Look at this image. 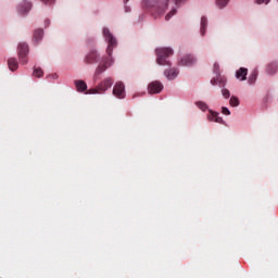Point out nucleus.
<instances>
[{"label": "nucleus", "instance_id": "1", "mask_svg": "<svg viewBox=\"0 0 278 278\" xmlns=\"http://www.w3.org/2000/svg\"><path fill=\"white\" fill-rule=\"evenodd\" d=\"M156 55H157L156 63L160 64V66H168L170 62H168L167 58H170V55H173V49L157 48Z\"/></svg>", "mask_w": 278, "mask_h": 278}, {"label": "nucleus", "instance_id": "2", "mask_svg": "<svg viewBox=\"0 0 278 278\" xmlns=\"http://www.w3.org/2000/svg\"><path fill=\"white\" fill-rule=\"evenodd\" d=\"M114 80H112V78H104L103 81L98 85V88L89 89L87 94H103L112 88Z\"/></svg>", "mask_w": 278, "mask_h": 278}, {"label": "nucleus", "instance_id": "3", "mask_svg": "<svg viewBox=\"0 0 278 278\" xmlns=\"http://www.w3.org/2000/svg\"><path fill=\"white\" fill-rule=\"evenodd\" d=\"M103 36H104L106 42H109L106 52L109 55H112V49H113V47H116V39L114 38V36H112V33H110V29H108V28L103 29Z\"/></svg>", "mask_w": 278, "mask_h": 278}, {"label": "nucleus", "instance_id": "4", "mask_svg": "<svg viewBox=\"0 0 278 278\" xmlns=\"http://www.w3.org/2000/svg\"><path fill=\"white\" fill-rule=\"evenodd\" d=\"M18 58L22 64H27V53H29V47L26 43L18 45Z\"/></svg>", "mask_w": 278, "mask_h": 278}, {"label": "nucleus", "instance_id": "5", "mask_svg": "<svg viewBox=\"0 0 278 278\" xmlns=\"http://www.w3.org/2000/svg\"><path fill=\"white\" fill-rule=\"evenodd\" d=\"M113 94L117 99H125V85L123 83H116L113 88Z\"/></svg>", "mask_w": 278, "mask_h": 278}, {"label": "nucleus", "instance_id": "6", "mask_svg": "<svg viewBox=\"0 0 278 278\" xmlns=\"http://www.w3.org/2000/svg\"><path fill=\"white\" fill-rule=\"evenodd\" d=\"M161 90H164V85L160 81H152L148 86V92H150V94H159Z\"/></svg>", "mask_w": 278, "mask_h": 278}, {"label": "nucleus", "instance_id": "7", "mask_svg": "<svg viewBox=\"0 0 278 278\" xmlns=\"http://www.w3.org/2000/svg\"><path fill=\"white\" fill-rule=\"evenodd\" d=\"M206 118L211 123H219V125H225V121H223V117H219V114L212 110L208 111Z\"/></svg>", "mask_w": 278, "mask_h": 278}, {"label": "nucleus", "instance_id": "8", "mask_svg": "<svg viewBox=\"0 0 278 278\" xmlns=\"http://www.w3.org/2000/svg\"><path fill=\"white\" fill-rule=\"evenodd\" d=\"M248 73L249 70L241 67L236 72V78L239 79V81H247Z\"/></svg>", "mask_w": 278, "mask_h": 278}, {"label": "nucleus", "instance_id": "9", "mask_svg": "<svg viewBox=\"0 0 278 278\" xmlns=\"http://www.w3.org/2000/svg\"><path fill=\"white\" fill-rule=\"evenodd\" d=\"M197 60H194V56L192 55H187L180 60V66H192Z\"/></svg>", "mask_w": 278, "mask_h": 278}, {"label": "nucleus", "instance_id": "10", "mask_svg": "<svg viewBox=\"0 0 278 278\" xmlns=\"http://www.w3.org/2000/svg\"><path fill=\"white\" fill-rule=\"evenodd\" d=\"M164 75L166 79L173 80V79H176L177 75H179V72L175 68H169L164 72Z\"/></svg>", "mask_w": 278, "mask_h": 278}, {"label": "nucleus", "instance_id": "11", "mask_svg": "<svg viewBox=\"0 0 278 278\" xmlns=\"http://www.w3.org/2000/svg\"><path fill=\"white\" fill-rule=\"evenodd\" d=\"M75 86L77 90H79V92H84L88 89V86L86 85V83H84V80H76Z\"/></svg>", "mask_w": 278, "mask_h": 278}, {"label": "nucleus", "instance_id": "12", "mask_svg": "<svg viewBox=\"0 0 278 278\" xmlns=\"http://www.w3.org/2000/svg\"><path fill=\"white\" fill-rule=\"evenodd\" d=\"M8 64L10 71H16V68H18V62H16V59H9Z\"/></svg>", "mask_w": 278, "mask_h": 278}, {"label": "nucleus", "instance_id": "13", "mask_svg": "<svg viewBox=\"0 0 278 278\" xmlns=\"http://www.w3.org/2000/svg\"><path fill=\"white\" fill-rule=\"evenodd\" d=\"M42 36H45V33L42 31V29H37L34 34L35 42H38L39 40H42Z\"/></svg>", "mask_w": 278, "mask_h": 278}, {"label": "nucleus", "instance_id": "14", "mask_svg": "<svg viewBox=\"0 0 278 278\" xmlns=\"http://www.w3.org/2000/svg\"><path fill=\"white\" fill-rule=\"evenodd\" d=\"M229 103H230V105H231L232 108H238V105H240V100H238V97L232 96V97L230 98Z\"/></svg>", "mask_w": 278, "mask_h": 278}, {"label": "nucleus", "instance_id": "15", "mask_svg": "<svg viewBox=\"0 0 278 278\" xmlns=\"http://www.w3.org/2000/svg\"><path fill=\"white\" fill-rule=\"evenodd\" d=\"M201 34L202 36H205V27H207V18L202 17L201 18Z\"/></svg>", "mask_w": 278, "mask_h": 278}, {"label": "nucleus", "instance_id": "16", "mask_svg": "<svg viewBox=\"0 0 278 278\" xmlns=\"http://www.w3.org/2000/svg\"><path fill=\"white\" fill-rule=\"evenodd\" d=\"M29 10H31L30 3H27L25 8H23V5L18 7V12H21V14H26Z\"/></svg>", "mask_w": 278, "mask_h": 278}, {"label": "nucleus", "instance_id": "17", "mask_svg": "<svg viewBox=\"0 0 278 278\" xmlns=\"http://www.w3.org/2000/svg\"><path fill=\"white\" fill-rule=\"evenodd\" d=\"M105 68H108V66L100 65V66L96 70L94 79L97 78V75H101V73H103V72L105 71Z\"/></svg>", "mask_w": 278, "mask_h": 278}, {"label": "nucleus", "instance_id": "18", "mask_svg": "<svg viewBox=\"0 0 278 278\" xmlns=\"http://www.w3.org/2000/svg\"><path fill=\"white\" fill-rule=\"evenodd\" d=\"M33 75H34V77H42L43 72H42L41 68L38 67V68H35V70H34Z\"/></svg>", "mask_w": 278, "mask_h": 278}, {"label": "nucleus", "instance_id": "19", "mask_svg": "<svg viewBox=\"0 0 278 278\" xmlns=\"http://www.w3.org/2000/svg\"><path fill=\"white\" fill-rule=\"evenodd\" d=\"M255 79H257V72H252V74L250 75L249 81L250 84H254Z\"/></svg>", "mask_w": 278, "mask_h": 278}, {"label": "nucleus", "instance_id": "20", "mask_svg": "<svg viewBox=\"0 0 278 278\" xmlns=\"http://www.w3.org/2000/svg\"><path fill=\"white\" fill-rule=\"evenodd\" d=\"M197 105L199 109L202 110V112H205V110H207V104L205 102H197Z\"/></svg>", "mask_w": 278, "mask_h": 278}, {"label": "nucleus", "instance_id": "21", "mask_svg": "<svg viewBox=\"0 0 278 278\" xmlns=\"http://www.w3.org/2000/svg\"><path fill=\"white\" fill-rule=\"evenodd\" d=\"M229 3V0H217L218 8H225Z\"/></svg>", "mask_w": 278, "mask_h": 278}, {"label": "nucleus", "instance_id": "22", "mask_svg": "<svg viewBox=\"0 0 278 278\" xmlns=\"http://www.w3.org/2000/svg\"><path fill=\"white\" fill-rule=\"evenodd\" d=\"M222 94H223L224 99H229V97H231L229 89H222Z\"/></svg>", "mask_w": 278, "mask_h": 278}, {"label": "nucleus", "instance_id": "23", "mask_svg": "<svg viewBox=\"0 0 278 278\" xmlns=\"http://www.w3.org/2000/svg\"><path fill=\"white\" fill-rule=\"evenodd\" d=\"M222 114H224L225 116H229L231 114V111H229L228 108L223 106L222 108Z\"/></svg>", "mask_w": 278, "mask_h": 278}, {"label": "nucleus", "instance_id": "24", "mask_svg": "<svg viewBox=\"0 0 278 278\" xmlns=\"http://www.w3.org/2000/svg\"><path fill=\"white\" fill-rule=\"evenodd\" d=\"M177 12V10L173 9L166 16V21H169L170 16H175V13Z\"/></svg>", "mask_w": 278, "mask_h": 278}, {"label": "nucleus", "instance_id": "25", "mask_svg": "<svg viewBox=\"0 0 278 278\" xmlns=\"http://www.w3.org/2000/svg\"><path fill=\"white\" fill-rule=\"evenodd\" d=\"M256 3L258 4V5H262V3H270V0H256Z\"/></svg>", "mask_w": 278, "mask_h": 278}, {"label": "nucleus", "instance_id": "26", "mask_svg": "<svg viewBox=\"0 0 278 278\" xmlns=\"http://www.w3.org/2000/svg\"><path fill=\"white\" fill-rule=\"evenodd\" d=\"M42 1V3H53L55 0H41Z\"/></svg>", "mask_w": 278, "mask_h": 278}, {"label": "nucleus", "instance_id": "27", "mask_svg": "<svg viewBox=\"0 0 278 278\" xmlns=\"http://www.w3.org/2000/svg\"><path fill=\"white\" fill-rule=\"evenodd\" d=\"M214 71H218V64L214 65Z\"/></svg>", "mask_w": 278, "mask_h": 278}, {"label": "nucleus", "instance_id": "28", "mask_svg": "<svg viewBox=\"0 0 278 278\" xmlns=\"http://www.w3.org/2000/svg\"><path fill=\"white\" fill-rule=\"evenodd\" d=\"M176 3H181V1H185V0H175Z\"/></svg>", "mask_w": 278, "mask_h": 278}, {"label": "nucleus", "instance_id": "29", "mask_svg": "<svg viewBox=\"0 0 278 278\" xmlns=\"http://www.w3.org/2000/svg\"><path fill=\"white\" fill-rule=\"evenodd\" d=\"M125 1V3H127V1H129V0H124Z\"/></svg>", "mask_w": 278, "mask_h": 278}]
</instances>
